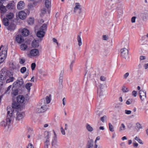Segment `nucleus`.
Returning <instances> with one entry per match:
<instances>
[{"instance_id": "obj_1", "label": "nucleus", "mask_w": 148, "mask_h": 148, "mask_svg": "<svg viewBox=\"0 0 148 148\" xmlns=\"http://www.w3.org/2000/svg\"><path fill=\"white\" fill-rule=\"evenodd\" d=\"M7 111V124H10L11 121H13L14 119L20 121L22 119L25 115L24 112H19L17 110H13L11 107H8Z\"/></svg>"}, {"instance_id": "obj_2", "label": "nucleus", "mask_w": 148, "mask_h": 148, "mask_svg": "<svg viewBox=\"0 0 148 148\" xmlns=\"http://www.w3.org/2000/svg\"><path fill=\"white\" fill-rule=\"evenodd\" d=\"M46 140L45 142V148H48L49 147H55L57 145V138L54 133L53 136H51L48 132H45V134Z\"/></svg>"}, {"instance_id": "obj_3", "label": "nucleus", "mask_w": 148, "mask_h": 148, "mask_svg": "<svg viewBox=\"0 0 148 148\" xmlns=\"http://www.w3.org/2000/svg\"><path fill=\"white\" fill-rule=\"evenodd\" d=\"M47 28V25L44 24L40 27V29L37 33L36 35L39 38H43L45 35V31L46 30Z\"/></svg>"}, {"instance_id": "obj_4", "label": "nucleus", "mask_w": 148, "mask_h": 148, "mask_svg": "<svg viewBox=\"0 0 148 148\" xmlns=\"http://www.w3.org/2000/svg\"><path fill=\"white\" fill-rule=\"evenodd\" d=\"M121 56L123 58L126 59L127 57L128 51L125 48L121 49L120 50Z\"/></svg>"}, {"instance_id": "obj_5", "label": "nucleus", "mask_w": 148, "mask_h": 148, "mask_svg": "<svg viewBox=\"0 0 148 148\" xmlns=\"http://www.w3.org/2000/svg\"><path fill=\"white\" fill-rule=\"evenodd\" d=\"M139 97L142 101V102H143L146 98V91L142 90H139Z\"/></svg>"}, {"instance_id": "obj_6", "label": "nucleus", "mask_w": 148, "mask_h": 148, "mask_svg": "<svg viewBox=\"0 0 148 148\" xmlns=\"http://www.w3.org/2000/svg\"><path fill=\"white\" fill-rule=\"evenodd\" d=\"M75 6L74 8V12L76 13L78 10V12L79 14H80L82 12V8L81 5L79 3H76L75 4Z\"/></svg>"}, {"instance_id": "obj_7", "label": "nucleus", "mask_w": 148, "mask_h": 148, "mask_svg": "<svg viewBox=\"0 0 148 148\" xmlns=\"http://www.w3.org/2000/svg\"><path fill=\"white\" fill-rule=\"evenodd\" d=\"M40 106L37 108V112L38 113L43 112L46 110V106L43 103H41Z\"/></svg>"}, {"instance_id": "obj_8", "label": "nucleus", "mask_w": 148, "mask_h": 148, "mask_svg": "<svg viewBox=\"0 0 148 148\" xmlns=\"http://www.w3.org/2000/svg\"><path fill=\"white\" fill-rule=\"evenodd\" d=\"M9 72L4 71L2 72L0 75V79L1 80H4L6 79L8 77V74Z\"/></svg>"}, {"instance_id": "obj_9", "label": "nucleus", "mask_w": 148, "mask_h": 148, "mask_svg": "<svg viewBox=\"0 0 148 148\" xmlns=\"http://www.w3.org/2000/svg\"><path fill=\"white\" fill-rule=\"evenodd\" d=\"M16 100L18 103H22L25 101V98L22 95H19L17 97Z\"/></svg>"}, {"instance_id": "obj_10", "label": "nucleus", "mask_w": 148, "mask_h": 148, "mask_svg": "<svg viewBox=\"0 0 148 148\" xmlns=\"http://www.w3.org/2000/svg\"><path fill=\"white\" fill-rule=\"evenodd\" d=\"M29 53L32 56H36L38 55L39 51L37 49H34L30 51Z\"/></svg>"}, {"instance_id": "obj_11", "label": "nucleus", "mask_w": 148, "mask_h": 148, "mask_svg": "<svg viewBox=\"0 0 148 148\" xmlns=\"http://www.w3.org/2000/svg\"><path fill=\"white\" fill-rule=\"evenodd\" d=\"M6 51L7 50H5L0 53V63H1L4 61L5 54L7 53Z\"/></svg>"}, {"instance_id": "obj_12", "label": "nucleus", "mask_w": 148, "mask_h": 148, "mask_svg": "<svg viewBox=\"0 0 148 148\" xmlns=\"http://www.w3.org/2000/svg\"><path fill=\"white\" fill-rule=\"evenodd\" d=\"M27 14L24 11L20 12L18 13L19 18L22 20L25 19L26 16Z\"/></svg>"}, {"instance_id": "obj_13", "label": "nucleus", "mask_w": 148, "mask_h": 148, "mask_svg": "<svg viewBox=\"0 0 148 148\" xmlns=\"http://www.w3.org/2000/svg\"><path fill=\"white\" fill-rule=\"evenodd\" d=\"M25 6V4L23 2V1H20L19 2L17 5V8L19 10H21L23 9Z\"/></svg>"}, {"instance_id": "obj_14", "label": "nucleus", "mask_w": 148, "mask_h": 148, "mask_svg": "<svg viewBox=\"0 0 148 148\" xmlns=\"http://www.w3.org/2000/svg\"><path fill=\"white\" fill-rule=\"evenodd\" d=\"M18 103L16 102H13L12 104V108H11L13 110H17L20 107V105Z\"/></svg>"}, {"instance_id": "obj_15", "label": "nucleus", "mask_w": 148, "mask_h": 148, "mask_svg": "<svg viewBox=\"0 0 148 148\" xmlns=\"http://www.w3.org/2000/svg\"><path fill=\"white\" fill-rule=\"evenodd\" d=\"M16 40L17 42L19 43L23 42L24 40L22 36L20 35H18L16 36Z\"/></svg>"}, {"instance_id": "obj_16", "label": "nucleus", "mask_w": 148, "mask_h": 148, "mask_svg": "<svg viewBox=\"0 0 148 148\" xmlns=\"http://www.w3.org/2000/svg\"><path fill=\"white\" fill-rule=\"evenodd\" d=\"M23 83V79L21 77H19L16 81V84H18L20 86H22Z\"/></svg>"}, {"instance_id": "obj_17", "label": "nucleus", "mask_w": 148, "mask_h": 148, "mask_svg": "<svg viewBox=\"0 0 148 148\" xmlns=\"http://www.w3.org/2000/svg\"><path fill=\"white\" fill-rule=\"evenodd\" d=\"M22 35L24 36H28L29 34V31L26 29H23L22 30Z\"/></svg>"}, {"instance_id": "obj_18", "label": "nucleus", "mask_w": 148, "mask_h": 148, "mask_svg": "<svg viewBox=\"0 0 148 148\" xmlns=\"http://www.w3.org/2000/svg\"><path fill=\"white\" fill-rule=\"evenodd\" d=\"M32 46L33 47H37L39 46V43L38 41L34 40L32 43Z\"/></svg>"}, {"instance_id": "obj_19", "label": "nucleus", "mask_w": 148, "mask_h": 148, "mask_svg": "<svg viewBox=\"0 0 148 148\" xmlns=\"http://www.w3.org/2000/svg\"><path fill=\"white\" fill-rule=\"evenodd\" d=\"M15 28V25L14 24H12L9 25L8 27V29L10 31H13Z\"/></svg>"}, {"instance_id": "obj_20", "label": "nucleus", "mask_w": 148, "mask_h": 148, "mask_svg": "<svg viewBox=\"0 0 148 148\" xmlns=\"http://www.w3.org/2000/svg\"><path fill=\"white\" fill-rule=\"evenodd\" d=\"M51 0H45V4L47 8H49L51 5Z\"/></svg>"}, {"instance_id": "obj_21", "label": "nucleus", "mask_w": 148, "mask_h": 148, "mask_svg": "<svg viewBox=\"0 0 148 148\" xmlns=\"http://www.w3.org/2000/svg\"><path fill=\"white\" fill-rule=\"evenodd\" d=\"M32 86V83H27L25 85V88L29 92L30 90V87Z\"/></svg>"}, {"instance_id": "obj_22", "label": "nucleus", "mask_w": 148, "mask_h": 148, "mask_svg": "<svg viewBox=\"0 0 148 148\" xmlns=\"http://www.w3.org/2000/svg\"><path fill=\"white\" fill-rule=\"evenodd\" d=\"M93 140H90L89 141H88L87 144V147L88 148H91L93 146Z\"/></svg>"}, {"instance_id": "obj_23", "label": "nucleus", "mask_w": 148, "mask_h": 148, "mask_svg": "<svg viewBox=\"0 0 148 148\" xmlns=\"http://www.w3.org/2000/svg\"><path fill=\"white\" fill-rule=\"evenodd\" d=\"M3 23L5 26H7L9 25V22L7 18H4L3 19Z\"/></svg>"}, {"instance_id": "obj_24", "label": "nucleus", "mask_w": 148, "mask_h": 148, "mask_svg": "<svg viewBox=\"0 0 148 148\" xmlns=\"http://www.w3.org/2000/svg\"><path fill=\"white\" fill-rule=\"evenodd\" d=\"M14 17V15L12 13H9L8 14L6 15V18H7V19H9V20H10L12 19Z\"/></svg>"}, {"instance_id": "obj_25", "label": "nucleus", "mask_w": 148, "mask_h": 148, "mask_svg": "<svg viewBox=\"0 0 148 148\" xmlns=\"http://www.w3.org/2000/svg\"><path fill=\"white\" fill-rule=\"evenodd\" d=\"M51 100V95H49V96H47L45 98L46 103L47 104L49 103Z\"/></svg>"}, {"instance_id": "obj_26", "label": "nucleus", "mask_w": 148, "mask_h": 148, "mask_svg": "<svg viewBox=\"0 0 148 148\" xmlns=\"http://www.w3.org/2000/svg\"><path fill=\"white\" fill-rule=\"evenodd\" d=\"M0 10L1 13H4L6 12V10L5 7L1 5L0 6Z\"/></svg>"}, {"instance_id": "obj_27", "label": "nucleus", "mask_w": 148, "mask_h": 148, "mask_svg": "<svg viewBox=\"0 0 148 148\" xmlns=\"http://www.w3.org/2000/svg\"><path fill=\"white\" fill-rule=\"evenodd\" d=\"M27 48V45L25 44H22L20 46V49L24 51Z\"/></svg>"}, {"instance_id": "obj_28", "label": "nucleus", "mask_w": 148, "mask_h": 148, "mask_svg": "<svg viewBox=\"0 0 148 148\" xmlns=\"http://www.w3.org/2000/svg\"><path fill=\"white\" fill-rule=\"evenodd\" d=\"M14 78L13 77H10L8 76V78L7 79V80L6 81V83H9L10 82H12L14 80Z\"/></svg>"}, {"instance_id": "obj_29", "label": "nucleus", "mask_w": 148, "mask_h": 148, "mask_svg": "<svg viewBox=\"0 0 148 148\" xmlns=\"http://www.w3.org/2000/svg\"><path fill=\"white\" fill-rule=\"evenodd\" d=\"M34 22V20L33 18H29L28 21V24L29 25L33 24Z\"/></svg>"}, {"instance_id": "obj_30", "label": "nucleus", "mask_w": 148, "mask_h": 148, "mask_svg": "<svg viewBox=\"0 0 148 148\" xmlns=\"http://www.w3.org/2000/svg\"><path fill=\"white\" fill-rule=\"evenodd\" d=\"M18 94V90L17 89H15L13 90L12 92V95L13 97L17 95Z\"/></svg>"}, {"instance_id": "obj_31", "label": "nucleus", "mask_w": 148, "mask_h": 148, "mask_svg": "<svg viewBox=\"0 0 148 148\" xmlns=\"http://www.w3.org/2000/svg\"><path fill=\"white\" fill-rule=\"evenodd\" d=\"M77 40L78 42V45L79 46H80L82 45V42L81 37L79 36H78Z\"/></svg>"}, {"instance_id": "obj_32", "label": "nucleus", "mask_w": 148, "mask_h": 148, "mask_svg": "<svg viewBox=\"0 0 148 148\" xmlns=\"http://www.w3.org/2000/svg\"><path fill=\"white\" fill-rule=\"evenodd\" d=\"M46 12V10L45 8H42L41 10V13L40 15L41 16H43L44 14H45Z\"/></svg>"}, {"instance_id": "obj_33", "label": "nucleus", "mask_w": 148, "mask_h": 148, "mask_svg": "<svg viewBox=\"0 0 148 148\" xmlns=\"http://www.w3.org/2000/svg\"><path fill=\"white\" fill-rule=\"evenodd\" d=\"M6 122L5 123V121H1L0 122V124L1 125H4L5 127L7 125H9L10 124H7V120H6Z\"/></svg>"}, {"instance_id": "obj_34", "label": "nucleus", "mask_w": 148, "mask_h": 148, "mask_svg": "<svg viewBox=\"0 0 148 148\" xmlns=\"http://www.w3.org/2000/svg\"><path fill=\"white\" fill-rule=\"evenodd\" d=\"M86 127L87 130L90 132H92L93 130V128L88 124L86 125Z\"/></svg>"}, {"instance_id": "obj_35", "label": "nucleus", "mask_w": 148, "mask_h": 148, "mask_svg": "<svg viewBox=\"0 0 148 148\" xmlns=\"http://www.w3.org/2000/svg\"><path fill=\"white\" fill-rule=\"evenodd\" d=\"M122 90L123 92H126L129 91V90L127 88H126L125 86H123L122 89Z\"/></svg>"}, {"instance_id": "obj_36", "label": "nucleus", "mask_w": 148, "mask_h": 148, "mask_svg": "<svg viewBox=\"0 0 148 148\" xmlns=\"http://www.w3.org/2000/svg\"><path fill=\"white\" fill-rule=\"evenodd\" d=\"M13 5L12 3H8L7 6V8L8 9H11L13 8Z\"/></svg>"}, {"instance_id": "obj_37", "label": "nucleus", "mask_w": 148, "mask_h": 148, "mask_svg": "<svg viewBox=\"0 0 148 148\" xmlns=\"http://www.w3.org/2000/svg\"><path fill=\"white\" fill-rule=\"evenodd\" d=\"M26 71V68L25 67H22L20 70L21 72L22 73H24V72H25Z\"/></svg>"}, {"instance_id": "obj_38", "label": "nucleus", "mask_w": 148, "mask_h": 148, "mask_svg": "<svg viewBox=\"0 0 148 148\" xmlns=\"http://www.w3.org/2000/svg\"><path fill=\"white\" fill-rule=\"evenodd\" d=\"M109 126L110 130L111 131L113 132L114 131V130L113 129V126L112 125H111V123H109Z\"/></svg>"}, {"instance_id": "obj_39", "label": "nucleus", "mask_w": 148, "mask_h": 148, "mask_svg": "<svg viewBox=\"0 0 148 148\" xmlns=\"http://www.w3.org/2000/svg\"><path fill=\"white\" fill-rule=\"evenodd\" d=\"M36 64L34 63H33L31 64V67L32 70H34L36 67Z\"/></svg>"}, {"instance_id": "obj_40", "label": "nucleus", "mask_w": 148, "mask_h": 148, "mask_svg": "<svg viewBox=\"0 0 148 148\" xmlns=\"http://www.w3.org/2000/svg\"><path fill=\"white\" fill-rule=\"evenodd\" d=\"M137 94V91L134 90L132 91V95L134 97H136Z\"/></svg>"}, {"instance_id": "obj_41", "label": "nucleus", "mask_w": 148, "mask_h": 148, "mask_svg": "<svg viewBox=\"0 0 148 148\" xmlns=\"http://www.w3.org/2000/svg\"><path fill=\"white\" fill-rule=\"evenodd\" d=\"M146 56H140L139 58L140 61L145 60L146 59Z\"/></svg>"}, {"instance_id": "obj_42", "label": "nucleus", "mask_w": 148, "mask_h": 148, "mask_svg": "<svg viewBox=\"0 0 148 148\" xmlns=\"http://www.w3.org/2000/svg\"><path fill=\"white\" fill-rule=\"evenodd\" d=\"M60 130L62 134L64 135H65V132L62 127H61L60 128Z\"/></svg>"}, {"instance_id": "obj_43", "label": "nucleus", "mask_w": 148, "mask_h": 148, "mask_svg": "<svg viewBox=\"0 0 148 148\" xmlns=\"http://www.w3.org/2000/svg\"><path fill=\"white\" fill-rule=\"evenodd\" d=\"M136 18V17L135 16H133L132 18L131 21L132 23L135 22Z\"/></svg>"}, {"instance_id": "obj_44", "label": "nucleus", "mask_w": 148, "mask_h": 148, "mask_svg": "<svg viewBox=\"0 0 148 148\" xmlns=\"http://www.w3.org/2000/svg\"><path fill=\"white\" fill-rule=\"evenodd\" d=\"M132 102V99H128L126 102V104H130Z\"/></svg>"}, {"instance_id": "obj_45", "label": "nucleus", "mask_w": 148, "mask_h": 148, "mask_svg": "<svg viewBox=\"0 0 148 148\" xmlns=\"http://www.w3.org/2000/svg\"><path fill=\"white\" fill-rule=\"evenodd\" d=\"M129 75V74L128 73H125L123 75L124 78L125 79L127 78L128 76Z\"/></svg>"}, {"instance_id": "obj_46", "label": "nucleus", "mask_w": 148, "mask_h": 148, "mask_svg": "<svg viewBox=\"0 0 148 148\" xmlns=\"http://www.w3.org/2000/svg\"><path fill=\"white\" fill-rule=\"evenodd\" d=\"M27 148H34V147L32 144L29 143L28 145Z\"/></svg>"}, {"instance_id": "obj_47", "label": "nucleus", "mask_w": 148, "mask_h": 148, "mask_svg": "<svg viewBox=\"0 0 148 148\" xmlns=\"http://www.w3.org/2000/svg\"><path fill=\"white\" fill-rule=\"evenodd\" d=\"M29 9L32 10L34 7V5L31 4H30L28 5Z\"/></svg>"}, {"instance_id": "obj_48", "label": "nucleus", "mask_w": 148, "mask_h": 148, "mask_svg": "<svg viewBox=\"0 0 148 148\" xmlns=\"http://www.w3.org/2000/svg\"><path fill=\"white\" fill-rule=\"evenodd\" d=\"M25 62V59H20V61L19 62V63L21 64H23Z\"/></svg>"}, {"instance_id": "obj_49", "label": "nucleus", "mask_w": 148, "mask_h": 148, "mask_svg": "<svg viewBox=\"0 0 148 148\" xmlns=\"http://www.w3.org/2000/svg\"><path fill=\"white\" fill-rule=\"evenodd\" d=\"M52 40L53 42H56V44H57V45H58V42H57V40L55 38H53L52 39Z\"/></svg>"}, {"instance_id": "obj_50", "label": "nucleus", "mask_w": 148, "mask_h": 148, "mask_svg": "<svg viewBox=\"0 0 148 148\" xmlns=\"http://www.w3.org/2000/svg\"><path fill=\"white\" fill-rule=\"evenodd\" d=\"M125 114H130L131 113V111L130 110H125Z\"/></svg>"}, {"instance_id": "obj_51", "label": "nucleus", "mask_w": 148, "mask_h": 148, "mask_svg": "<svg viewBox=\"0 0 148 148\" xmlns=\"http://www.w3.org/2000/svg\"><path fill=\"white\" fill-rule=\"evenodd\" d=\"M106 118V116H103L101 117V120L103 122H104V119Z\"/></svg>"}, {"instance_id": "obj_52", "label": "nucleus", "mask_w": 148, "mask_h": 148, "mask_svg": "<svg viewBox=\"0 0 148 148\" xmlns=\"http://www.w3.org/2000/svg\"><path fill=\"white\" fill-rule=\"evenodd\" d=\"M100 79L101 81H104L105 80V78L104 77L101 76L100 77Z\"/></svg>"}, {"instance_id": "obj_53", "label": "nucleus", "mask_w": 148, "mask_h": 148, "mask_svg": "<svg viewBox=\"0 0 148 148\" xmlns=\"http://www.w3.org/2000/svg\"><path fill=\"white\" fill-rule=\"evenodd\" d=\"M103 39L104 40H107V37L106 36V35H103Z\"/></svg>"}, {"instance_id": "obj_54", "label": "nucleus", "mask_w": 148, "mask_h": 148, "mask_svg": "<svg viewBox=\"0 0 148 148\" xmlns=\"http://www.w3.org/2000/svg\"><path fill=\"white\" fill-rule=\"evenodd\" d=\"M11 88V86L10 85L7 88V90L6 91V92H8Z\"/></svg>"}, {"instance_id": "obj_55", "label": "nucleus", "mask_w": 148, "mask_h": 148, "mask_svg": "<svg viewBox=\"0 0 148 148\" xmlns=\"http://www.w3.org/2000/svg\"><path fill=\"white\" fill-rule=\"evenodd\" d=\"M145 69H147L148 68V63L145 64L144 65Z\"/></svg>"}, {"instance_id": "obj_56", "label": "nucleus", "mask_w": 148, "mask_h": 148, "mask_svg": "<svg viewBox=\"0 0 148 148\" xmlns=\"http://www.w3.org/2000/svg\"><path fill=\"white\" fill-rule=\"evenodd\" d=\"M133 145H134V147H137L138 146V143H134V144H133Z\"/></svg>"}, {"instance_id": "obj_57", "label": "nucleus", "mask_w": 148, "mask_h": 148, "mask_svg": "<svg viewBox=\"0 0 148 148\" xmlns=\"http://www.w3.org/2000/svg\"><path fill=\"white\" fill-rule=\"evenodd\" d=\"M31 82H34V77H33L31 79Z\"/></svg>"}, {"instance_id": "obj_58", "label": "nucleus", "mask_w": 148, "mask_h": 148, "mask_svg": "<svg viewBox=\"0 0 148 148\" xmlns=\"http://www.w3.org/2000/svg\"><path fill=\"white\" fill-rule=\"evenodd\" d=\"M122 139L123 140H126L127 139V138H126V137L125 136H124V137H123L122 138Z\"/></svg>"}, {"instance_id": "obj_59", "label": "nucleus", "mask_w": 148, "mask_h": 148, "mask_svg": "<svg viewBox=\"0 0 148 148\" xmlns=\"http://www.w3.org/2000/svg\"><path fill=\"white\" fill-rule=\"evenodd\" d=\"M99 129L100 130H104V128L103 127L101 126L99 127Z\"/></svg>"}, {"instance_id": "obj_60", "label": "nucleus", "mask_w": 148, "mask_h": 148, "mask_svg": "<svg viewBox=\"0 0 148 148\" xmlns=\"http://www.w3.org/2000/svg\"><path fill=\"white\" fill-rule=\"evenodd\" d=\"M65 99V98H63L62 101H63V104L64 105H65V102L64 101V99Z\"/></svg>"}, {"instance_id": "obj_61", "label": "nucleus", "mask_w": 148, "mask_h": 148, "mask_svg": "<svg viewBox=\"0 0 148 148\" xmlns=\"http://www.w3.org/2000/svg\"><path fill=\"white\" fill-rule=\"evenodd\" d=\"M119 101H121V102H122V101H123V99H122V98L121 97H120L119 98Z\"/></svg>"}, {"instance_id": "obj_62", "label": "nucleus", "mask_w": 148, "mask_h": 148, "mask_svg": "<svg viewBox=\"0 0 148 148\" xmlns=\"http://www.w3.org/2000/svg\"><path fill=\"white\" fill-rule=\"evenodd\" d=\"M145 81L144 80H143V81H141V84H145Z\"/></svg>"}, {"instance_id": "obj_63", "label": "nucleus", "mask_w": 148, "mask_h": 148, "mask_svg": "<svg viewBox=\"0 0 148 148\" xmlns=\"http://www.w3.org/2000/svg\"><path fill=\"white\" fill-rule=\"evenodd\" d=\"M132 143V140H128V144H130Z\"/></svg>"}, {"instance_id": "obj_64", "label": "nucleus", "mask_w": 148, "mask_h": 148, "mask_svg": "<svg viewBox=\"0 0 148 148\" xmlns=\"http://www.w3.org/2000/svg\"><path fill=\"white\" fill-rule=\"evenodd\" d=\"M121 125L123 129H124L125 128V127L123 124H122ZM123 130H124V129H123Z\"/></svg>"}]
</instances>
